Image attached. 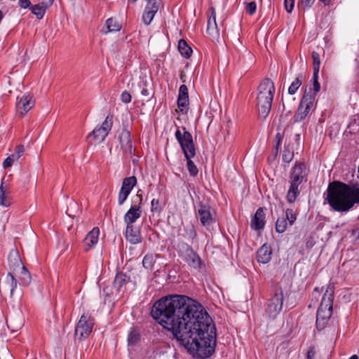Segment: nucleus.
Returning <instances> with one entry per match:
<instances>
[{
  "label": "nucleus",
  "mask_w": 359,
  "mask_h": 359,
  "mask_svg": "<svg viewBox=\"0 0 359 359\" xmlns=\"http://www.w3.org/2000/svg\"><path fill=\"white\" fill-rule=\"evenodd\" d=\"M118 140L124 156L130 157L135 156L136 149L133 144L132 135L129 130L123 129L119 134Z\"/></svg>",
  "instance_id": "nucleus-11"
},
{
  "label": "nucleus",
  "mask_w": 359,
  "mask_h": 359,
  "mask_svg": "<svg viewBox=\"0 0 359 359\" xmlns=\"http://www.w3.org/2000/svg\"><path fill=\"white\" fill-rule=\"evenodd\" d=\"M147 1V6L145 9L147 11H151L154 13H157L161 5V0H145Z\"/></svg>",
  "instance_id": "nucleus-33"
},
{
  "label": "nucleus",
  "mask_w": 359,
  "mask_h": 359,
  "mask_svg": "<svg viewBox=\"0 0 359 359\" xmlns=\"http://www.w3.org/2000/svg\"><path fill=\"white\" fill-rule=\"evenodd\" d=\"M250 226L252 229L259 231L264 229L265 226L264 208H259L251 219Z\"/></svg>",
  "instance_id": "nucleus-18"
},
{
  "label": "nucleus",
  "mask_w": 359,
  "mask_h": 359,
  "mask_svg": "<svg viewBox=\"0 0 359 359\" xmlns=\"http://www.w3.org/2000/svg\"><path fill=\"white\" fill-rule=\"evenodd\" d=\"M189 105V98L177 97V107L182 113L187 112V107Z\"/></svg>",
  "instance_id": "nucleus-36"
},
{
  "label": "nucleus",
  "mask_w": 359,
  "mask_h": 359,
  "mask_svg": "<svg viewBox=\"0 0 359 359\" xmlns=\"http://www.w3.org/2000/svg\"><path fill=\"white\" fill-rule=\"evenodd\" d=\"M302 83V81L300 77H297L291 83L288 88V93L290 95H294L299 88L301 86Z\"/></svg>",
  "instance_id": "nucleus-35"
},
{
  "label": "nucleus",
  "mask_w": 359,
  "mask_h": 359,
  "mask_svg": "<svg viewBox=\"0 0 359 359\" xmlns=\"http://www.w3.org/2000/svg\"><path fill=\"white\" fill-rule=\"evenodd\" d=\"M126 238L132 244H138L142 242L140 231L134 224H126Z\"/></svg>",
  "instance_id": "nucleus-19"
},
{
  "label": "nucleus",
  "mask_w": 359,
  "mask_h": 359,
  "mask_svg": "<svg viewBox=\"0 0 359 359\" xmlns=\"http://www.w3.org/2000/svg\"><path fill=\"white\" fill-rule=\"evenodd\" d=\"M25 152V147L20 144L16 147L15 151L7 157L3 162V167L8 168L12 166L13 163L18 161Z\"/></svg>",
  "instance_id": "nucleus-20"
},
{
  "label": "nucleus",
  "mask_w": 359,
  "mask_h": 359,
  "mask_svg": "<svg viewBox=\"0 0 359 359\" xmlns=\"http://www.w3.org/2000/svg\"><path fill=\"white\" fill-rule=\"evenodd\" d=\"M137 182V180L135 176L126 177L123 180L121 190L130 194L133 187L136 186Z\"/></svg>",
  "instance_id": "nucleus-27"
},
{
  "label": "nucleus",
  "mask_w": 359,
  "mask_h": 359,
  "mask_svg": "<svg viewBox=\"0 0 359 359\" xmlns=\"http://www.w3.org/2000/svg\"><path fill=\"white\" fill-rule=\"evenodd\" d=\"M113 125L112 118L107 116L102 126L95 128L90 133L88 134L87 138L91 144H97L102 142L111 130Z\"/></svg>",
  "instance_id": "nucleus-7"
},
{
  "label": "nucleus",
  "mask_w": 359,
  "mask_h": 359,
  "mask_svg": "<svg viewBox=\"0 0 359 359\" xmlns=\"http://www.w3.org/2000/svg\"><path fill=\"white\" fill-rule=\"evenodd\" d=\"M51 6H46L42 4V1L41 3L35 4L34 6H31L30 10L32 13L36 16V18L39 20L42 19L46 10L50 8Z\"/></svg>",
  "instance_id": "nucleus-26"
},
{
  "label": "nucleus",
  "mask_w": 359,
  "mask_h": 359,
  "mask_svg": "<svg viewBox=\"0 0 359 359\" xmlns=\"http://www.w3.org/2000/svg\"><path fill=\"white\" fill-rule=\"evenodd\" d=\"M318 73L319 70H315L313 69V83H316V82H318Z\"/></svg>",
  "instance_id": "nucleus-57"
},
{
  "label": "nucleus",
  "mask_w": 359,
  "mask_h": 359,
  "mask_svg": "<svg viewBox=\"0 0 359 359\" xmlns=\"http://www.w3.org/2000/svg\"><path fill=\"white\" fill-rule=\"evenodd\" d=\"M312 58H313V69L315 70H320V55L316 51L312 52Z\"/></svg>",
  "instance_id": "nucleus-42"
},
{
  "label": "nucleus",
  "mask_w": 359,
  "mask_h": 359,
  "mask_svg": "<svg viewBox=\"0 0 359 359\" xmlns=\"http://www.w3.org/2000/svg\"><path fill=\"white\" fill-rule=\"evenodd\" d=\"M306 165L303 163H296L290 175V182L302 184L306 181Z\"/></svg>",
  "instance_id": "nucleus-13"
},
{
  "label": "nucleus",
  "mask_w": 359,
  "mask_h": 359,
  "mask_svg": "<svg viewBox=\"0 0 359 359\" xmlns=\"http://www.w3.org/2000/svg\"><path fill=\"white\" fill-rule=\"evenodd\" d=\"M320 85L319 82H316V83H313V92L311 91L312 94H314L315 96L316 95V93L320 91Z\"/></svg>",
  "instance_id": "nucleus-56"
},
{
  "label": "nucleus",
  "mask_w": 359,
  "mask_h": 359,
  "mask_svg": "<svg viewBox=\"0 0 359 359\" xmlns=\"http://www.w3.org/2000/svg\"><path fill=\"white\" fill-rule=\"evenodd\" d=\"M129 196V194H128L126 191H123L120 189V191L118 193V203L119 205H121L124 203V202L126 201L128 196Z\"/></svg>",
  "instance_id": "nucleus-48"
},
{
  "label": "nucleus",
  "mask_w": 359,
  "mask_h": 359,
  "mask_svg": "<svg viewBox=\"0 0 359 359\" xmlns=\"http://www.w3.org/2000/svg\"><path fill=\"white\" fill-rule=\"evenodd\" d=\"M315 0H301L298 4L297 7L299 11H305L306 9L311 7Z\"/></svg>",
  "instance_id": "nucleus-39"
},
{
  "label": "nucleus",
  "mask_w": 359,
  "mask_h": 359,
  "mask_svg": "<svg viewBox=\"0 0 359 359\" xmlns=\"http://www.w3.org/2000/svg\"><path fill=\"white\" fill-rule=\"evenodd\" d=\"M196 156V154H193L191 155L189 154L187 156H184L187 162V169L190 174V175L193 177H196L198 175V170L196 165L192 161L191 158Z\"/></svg>",
  "instance_id": "nucleus-29"
},
{
  "label": "nucleus",
  "mask_w": 359,
  "mask_h": 359,
  "mask_svg": "<svg viewBox=\"0 0 359 359\" xmlns=\"http://www.w3.org/2000/svg\"><path fill=\"white\" fill-rule=\"evenodd\" d=\"M122 27L121 23H119L116 19L110 18L106 20L105 25L101 30V32L104 34H107L109 32L120 31Z\"/></svg>",
  "instance_id": "nucleus-22"
},
{
  "label": "nucleus",
  "mask_w": 359,
  "mask_h": 359,
  "mask_svg": "<svg viewBox=\"0 0 359 359\" xmlns=\"http://www.w3.org/2000/svg\"><path fill=\"white\" fill-rule=\"evenodd\" d=\"M130 281V278L126 274L118 272L114 280V286L119 291L122 290L123 286Z\"/></svg>",
  "instance_id": "nucleus-25"
},
{
  "label": "nucleus",
  "mask_w": 359,
  "mask_h": 359,
  "mask_svg": "<svg viewBox=\"0 0 359 359\" xmlns=\"http://www.w3.org/2000/svg\"><path fill=\"white\" fill-rule=\"evenodd\" d=\"M178 50H179L180 54L186 58H189L191 55L192 49L187 44V41L184 39H180L179 41Z\"/></svg>",
  "instance_id": "nucleus-28"
},
{
  "label": "nucleus",
  "mask_w": 359,
  "mask_h": 359,
  "mask_svg": "<svg viewBox=\"0 0 359 359\" xmlns=\"http://www.w3.org/2000/svg\"><path fill=\"white\" fill-rule=\"evenodd\" d=\"M185 231L189 239L194 240L197 236L195 227L193 224L187 226L185 227Z\"/></svg>",
  "instance_id": "nucleus-41"
},
{
  "label": "nucleus",
  "mask_w": 359,
  "mask_h": 359,
  "mask_svg": "<svg viewBox=\"0 0 359 359\" xmlns=\"http://www.w3.org/2000/svg\"><path fill=\"white\" fill-rule=\"evenodd\" d=\"M257 261L265 264L269 262L271 259V250L269 247L266 245H262L257 252Z\"/></svg>",
  "instance_id": "nucleus-23"
},
{
  "label": "nucleus",
  "mask_w": 359,
  "mask_h": 359,
  "mask_svg": "<svg viewBox=\"0 0 359 359\" xmlns=\"http://www.w3.org/2000/svg\"><path fill=\"white\" fill-rule=\"evenodd\" d=\"M209 11L211 15L208 18L207 23V32L214 39H218L219 33L216 22V13L214 7H210Z\"/></svg>",
  "instance_id": "nucleus-16"
},
{
  "label": "nucleus",
  "mask_w": 359,
  "mask_h": 359,
  "mask_svg": "<svg viewBox=\"0 0 359 359\" xmlns=\"http://www.w3.org/2000/svg\"><path fill=\"white\" fill-rule=\"evenodd\" d=\"M20 269L21 270L20 278L21 284L23 285H29L32 280V277L29 272L25 266H22Z\"/></svg>",
  "instance_id": "nucleus-30"
},
{
  "label": "nucleus",
  "mask_w": 359,
  "mask_h": 359,
  "mask_svg": "<svg viewBox=\"0 0 359 359\" xmlns=\"http://www.w3.org/2000/svg\"><path fill=\"white\" fill-rule=\"evenodd\" d=\"M294 157L293 149L290 145H285L283 152L282 159L285 163H290L292 161Z\"/></svg>",
  "instance_id": "nucleus-31"
},
{
  "label": "nucleus",
  "mask_w": 359,
  "mask_h": 359,
  "mask_svg": "<svg viewBox=\"0 0 359 359\" xmlns=\"http://www.w3.org/2000/svg\"><path fill=\"white\" fill-rule=\"evenodd\" d=\"M315 350L313 348H310L307 351L306 358L307 359H313L315 357Z\"/></svg>",
  "instance_id": "nucleus-55"
},
{
  "label": "nucleus",
  "mask_w": 359,
  "mask_h": 359,
  "mask_svg": "<svg viewBox=\"0 0 359 359\" xmlns=\"http://www.w3.org/2000/svg\"><path fill=\"white\" fill-rule=\"evenodd\" d=\"M141 94L144 96L148 97L149 95V91L147 88H144L141 91Z\"/></svg>",
  "instance_id": "nucleus-59"
},
{
  "label": "nucleus",
  "mask_w": 359,
  "mask_h": 359,
  "mask_svg": "<svg viewBox=\"0 0 359 359\" xmlns=\"http://www.w3.org/2000/svg\"><path fill=\"white\" fill-rule=\"evenodd\" d=\"M257 10V4L255 1H251L250 3H247L245 6V11L247 13L252 15H253Z\"/></svg>",
  "instance_id": "nucleus-46"
},
{
  "label": "nucleus",
  "mask_w": 359,
  "mask_h": 359,
  "mask_svg": "<svg viewBox=\"0 0 359 359\" xmlns=\"http://www.w3.org/2000/svg\"><path fill=\"white\" fill-rule=\"evenodd\" d=\"M151 315L194 358H207L214 353L216 327L197 301L179 294L162 297L153 305Z\"/></svg>",
  "instance_id": "nucleus-1"
},
{
  "label": "nucleus",
  "mask_w": 359,
  "mask_h": 359,
  "mask_svg": "<svg viewBox=\"0 0 359 359\" xmlns=\"http://www.w3.org/2000/svg\"><path fill=\"white\" fill-rule=\"evenodd\" d=\"M314 102L315 95L311 93V88H306L297 110L294 115V123L301 122L308 116L313 107Z\"/></svg>",
  "instance_id": "nucleus-5"
},
{
  "label": "nucleus",
  "mask_w": 359,
  "mask_h": 359,
  "mask_svg": "<svg viewBox=\"0 0 359 359\" xmlns=\"http://www.w3.org/2000/svg\"><path fill=\"white\" fill-rule=\"evenodd\" d=\"M99 234L100 230L97 227H94L88 232L83 241L84 251L88 252L97 244Z\"/></svg>",
  "instance_id": "nucleus-17"
},
{
  "label": "nucleus",
  "mask_w": 359,
  "mask_h": 359,
  "mask_svg": "<svg viewBox=\"0 0 359 359\" xmlns=\"http://www.w3.org/2000/svg\"><path fill=\"white\" fill-rule=\"evenodd\" d=\"M291 115V112L290 111H288L285 113V114H281L280 115V121H283L285 122V119L287 116H290Z\"/></svg>",
  "instance_id": "nucleus-58"
},
{
  "label": "nucleus",
  "mask_w": 359,
  "mask_h": 359,
  "mask_svg": "<svg viewBox=\"0 0 359 359\" xmlns=\"http://www.w3.org/2000/svg\"><path fill=\"white\" fill-rule=\"evenodd\" d=\"M351 237L353 241H357L359 238V228L353 229L351 231Z\"/></svg>",
  "instance_id": "nucleus-54"
},
{
  "label": "nucleus",
  "mask_w": 359,
  "mask_h": 359,
  "mask_svg": "<svg viewBox=\"0 0 359 359\" xmlns=\"http://www.w3.org/2000/svg\"><path fill=\"white\" fill-rule=\"evenodd\" d=\"M196 215L201 224L204 226H210L215 222V212L208 204L199 203Z\"/></svg>",
  "instance_id": "nucleus-10"
},
{
  "label": "nucleus",
  "mask_w": 359,
  "mask_h": 359,
  "mask_svg": "<svg viewBox=\"0 0 359 359\" xmlns=\"http://www.w3.org/2000/svg\"><path fill=\"white\" fill-rule=\"evenodd\" d=\"M11 205L10 199L5 196L2 187H0V205L8 207Z\"/></svg>",
  "instance_id": "nucleus-43"
},
{
  "label": "nucleus",
  "mask_w": 359,
  "mask_h": 359,
  "mask_svg": "<svg viewBox=\"0 0 359 359\" xmlns=\"http://www.w3.org/2000/svg\"><path fill=\"white\" fill-rule=\"evenodd\" d=\"M283 294L281 290H276L268 299L266 313L269 318L275 319L283 309Z\"/></svg>",
  "instance_id": "nucleus-6"
},
{
  "label": "nucleus",
  "mask_w": 359,
  "mask_h": 359,
  "mask_svg": "<svg viewBox=\"0 0 359 359\" xmlns=\"http://www.w3.org/2000/svg\"><path fill=\"white\" fill-rule=\"evenodd\" d=\"M8 276L11 278V297H13L18 283L15 278L11 273H8Z\"/></svg>",
  "instance_id": "nucleus-47"
},
{
  "label": "nucleus",
  "mask_w": 359,
  "mask_h": 359,
  "mask_svg": "<svg viewBox=\"0 0 359 359\" xmlns=\"http://www.w3.org/2000/svg\"><path fill=\"white\" fill-rule=\"evenodd\" d=\"M9 266L14 271L24 266L17 250L12 249L8 256Z\"/></svg>",
  "instance_id": "nucleus-21"
},
{
  "label": "nucleus",
  "mask_w": 359,
  "mask_h": 359,
  "mask_svg": "<svg viewBox=\"0 0 359 359\" xmlns=\"http://www.w3.org/2000/svg\"><path fill=\"white\" fill-rule=\"evenodd\" d=\"M178 97L189 98L188 88L186 85L183 84L180 87Z\"/></svg>",
  "instance_id": "nucleus-50"
},
{
  "label": "nucleus",
  "mask_w": 359,
  "mask_h": 359,
  "mask_svg": "<svg viewBox=\"0 0 359 359\" xmlns=\"http://www.w3.org/2000/svg\"><path fill=\"white\" fill-rule=\"evenodd\" d=\"M334 299V286L329 285L327 288L316 313V328L323 330L331 317Z\"/></svg>",
  "instance_id": "nucleus-4"
},
{
  "label": "nucleus",
  "mask_w": 359,
  "mask_h": 359,
  "mask_svg": "<svg viewBox=\"0 0 359 359\" xmlns=\"http://www.w3.org/2000/svg\"><path fill=\"white\" fill-rule=\"evenodd\" d=\"M182 130H184L183 133H182L181 131L177 129L175 135L179 144H180L184 156L196 154L192 135L186 130V128L183 127Z\"/></svg>",
  "instance_id": "nucleus-8"
},
{
  "label": "nucleus",
  "mask_w": 359,
  "mask_h": 359,
  "mask_svg": "<svg viewBox=\"0 0 359 359\" xmlns=\"http://www.w3.org/2000/svg\"><path fill=\"white\" fill-rule=\"evenodd\" d=\"M156 260L152 255H147L142 260V264L144 268L151 269Z\"/></svg>",
  "instance_id": "nucleus-34"
},
{
  "label": "nucleus",
  "mask_w": 359,
  "mask_h": 359,
  "mask_svg": "<svg viewBox=\"0 0 359 359\" xmlns=\"http://www.w3.org/2000/svg\"><path fill=\"white\" fill-rule=\"evenodd\" d=\"M287 219L284 217L278 218L276 222V231L278 233H283L287 229Z\"/></svg>",
  "instance_id": "nucleus-32"
},
{
  "label": "nucleus",
  "mask_w": 359,
  "mask_h": 359,
  "mask_svg": "<svg viewBox=\"0 0 359 359\" xmlns=\"http://www.w3.org/2000/svg\"><path fill=\"white\" fill-rule=\"evenodd\" d=\"M325 195L330 206L337 212H347L359 204V187L339 181L330 183Z\"/></svg>",
  "instance_id": "nucleus-2"
},
{
  "label": "nucleus",
  "mask_w": 359,
  "mask_h": 359,
  "mask_svg": "<svg viewBox=\"0 0 359 359\" xmlns=\"http://www.w3.org/2000/svg\"><path fill=\"white\" fill-rule=\"evenodd\" d=\"M257 90V107L259 116L265 119L271 109L275 93L274 83L271 79L266 78L260 83Z\"/></svg>",
  "instance_id": "nucleus-3"
},
{
  "label": "nucleus",
  "mask_w": 359,
  "mask_h": 359,
  "mask_svg": "<svg viewBox=\"0 0 359 359\" xmlns=\"http://www.w3.org/2000/svg\"><path fill=\"white\" fill-rule=\"evenodd\" d=\"M139 198L138 204L133 205L124 215V222L126 224H133L142 215L141 203L142 201V196L137 194Z\"/></svg>",
  "instance_id": "nucleus-12"
},
{
  "label": "nucleus",
  "mask_w": 359,
  "mask_h": 359,
  "mask_svg": "<svg viewBox=\"0 0 359 359\" xmlns=\"http://www.w3.org/2000/svg\"><path fill=\"white\" fill-rule=\"evenodd\" d=\"M290 186L286 195L287 201L289 203H293L296 201L297 196L299 195V186L301 184L290 182Z\"/></svg>",
  "instance_id": "nucleus-24"
},
{
  "label": "nucleus",
  "mask_w": 359,
  "mask_h": 359,
  "mask_svg": "<svg viewBox=\"0 0 359 359\" xmlns=\"http://www.w3.org/2000/svg\"><path fill=\"white\" fill-rule=\"evenodd\" d=\"M183 259L189 266L194 269H199L202 264V261L200 257L188 245H186L185 246V251L183 255Z\"/></svg>",
  "instance_id": "nucleus-14"
},
{
  "label": "nucleus",
  "mask_w": 359,
  "mask_h": 359,
  "mask_svg": "<svg viewBox=\"0 0 359 359\" xmlns=\"http://www.w3.org/2000/svg\"><path fill=\"white\" fill-rule=\"evenodd\" d=\"M284 6L286 11L290 13L294 6V0H284Z\"/></svg>",
  "instance_id": "nucleus-49"
},
{
  "label": "nucleus",
  "mask_w": 359,
  "mask_h": 359,
  "mask_svg": "<svg viewBox=\"0 0 359 359\" xmlns=\"http://www.w3.org/2000/svg\"><path fill=\"white\" fill-rule=\"evenodd\" d=\"M140 339V335L136 331H132L129 333L128 337V343L134 345L137 343Z\"/></svg>",
  "instance_id": "nucleus-44"
},
{
  "label": "nucleus",
  "mask_w": 359,
  "mask_h": 359,
  "mask_svg": "<svg viewBox=\"0 0 359 359\" xmlns=\"http://www.w3.org/2000/svg\"><path fill=\"white\" fill-rule=\"evenodd\" d=\"M18 3H19V6L22 8H30V7L32 6L30 0H19Z\"/></svg>",
  "instance_id": "nucleus-53"
},
{
  "label": "nucleus",
  "mask_w": 359,
  "mask_h": 359,
  "mask_svg": "<svg viewBox=\"0 0 359 359\" xmlns=\"http://www.w3.org/2000/svg\"><path fill=\"white\" fill-rule=\"evenodd\" d=\"M151 211L153 212H160L162 206L161 205V203L158 199L157 198H153L151 203Z\"/></svg>",
  "instance_id": "nucleus-45"
},
{
  "label": "nucleus",
  "mask_w": 359,
  "mask_h": 359,
  "mask_svg": "<svg viewBox=\"0 0 359 359\" xmlns=\"http://www.w3.org/2000/svg\"><path fill=\"white\" fill-rule=\"evenodd\" d=\"M154 359H172L171 354L161 349L155 351Z\"/></svg>",
  "instance_id": "nucleus-38"
},
{
  "label": "nucleus",
  "mask_w": 359,
  "mask_h": 359,
  "mask_svg": "<svg viewBox=\"0 0 359 359\" xmlns=\"http://www.w3.org/2000/svg\"><path fill=\"white\" fill-rule=\"evenodd\" d=\"M283 140V135L280 133H278L276 135V144L275 147L276 155L278 153L279 147Z\"/></svg>",
  "instance_id": "nucleus-52"
},
{
  "label": "nucleus",
  "mask_w": 359,
  "mask_h": 359,
  "mask_svg": "<svg viewBox=\"0 0 359 359\" xmlns=\"http://www.w3.org/2000/svg\"><path fill=\"white\" fill-rule=\"evenodd\" d=\"M349 359H359V358L357 355H353Z\"/></svg>",
  "instance_id": "nucleus-61"
},
{
  "label": "nucleus",
  "mask_w": 359,
  "mask_h": 359,
  "mask_svg": "<svg viewBox=\"0 0 359 359\" xmlns=\"http://www.w3.org/2000/svg\"><path fill=\"white\" fill-rule=\"evenodd\" d=\"M325 6H329L331 4V0H319Z\"/></svg>",
  "instance_id": "nucleus-60"
},
{
  "label": "nucleus",
  "mask_w": 359,
  "mask_h": 359,
  "mask_svg": "<svg viewBox=\"0 0 359 359\" xmlns=\"http://www.w3.org/2000/svg\"><path fill=\"white\" fill-rule=\"evenodd\" d=\"M285 218L290 225H292L297 219V214L292 209H287L285 210Z\"/></svg>",
  "instance_id": "nucleus-40"
},
{
  "label": "nucleus",
  "mask_w": 359,
  "mask_h": 359,
  "mask_svg": "<svg viewBox=\"0 0 359 359\" xmlns=\"http://www.w3.org/2000/svg\"><path fill=\"white\" fill-rule=\"evenodd\" d=\"M2 19H3V13L1 11H0V22H1Z\"/></svg>",
  "instance_id": "nucleus-62"
},
{
  "label": "nucleus",
  "mask_w": 359,
  "mask_h": 359,
  "mask_svg": "<svg viewBox=\"0 0 359 359\" xmlns=\"http://www.w3.org/2000/svg\"><path fill=\"white\" fill-rule=\"evenodd\" d=\"M156 13L151 11H147V9H145L142 15V20L144 23L147 25H149L151 22Z\"/></svg>",
  "instance_id": "nucleus-37"
},
{
  "label": "nucleus",
  "mask_w": 359,
  "mask_h": 359,
  "mask_svg": "<svg viewBox=\"0 0 359 359\" xmlns=\"http://www.w3.org/2000/svg\"><path fill=\"white\" fill-rule=\"evenodd\" d=\"M94 319L90 316L83 314L75 328V334L79 339H86L92 332Z\"/></svg>",
  "instance_id": "nucleus-9"
},
{
  "label": "nucleus",
  "mask_w": 359,
  "mask_h": 359,
  "mask_svg": "<svg viewBox=\"0 0 359 359\" xmlns=\"http://www.w3.org/2000/svg\"><path fill=\"white\" fill-rule=\"evenodd\" d=\"M121 100L124 103H129L131 101V95L128 91L125 90L121 95Z\"/></svg>",
  "instance_id": "nucleus-51"
},
{
  "label": "nucleus",
  "mask_w": 359,
  "mask_h": 359,
  "mask_svg": "<svg viewBox=\"0 0 359 359\" xmlns=\"http://www.w3.org/2000/svg\"><path fill=\"white\" fill-rule=\"evenodd\" d=\"M34 105V100L29 94L23 95L16 104V109L18 112L24 116L29 111Z\"/></svg>",
  "instance_id": "nucleus-15"
}]
</instances>
